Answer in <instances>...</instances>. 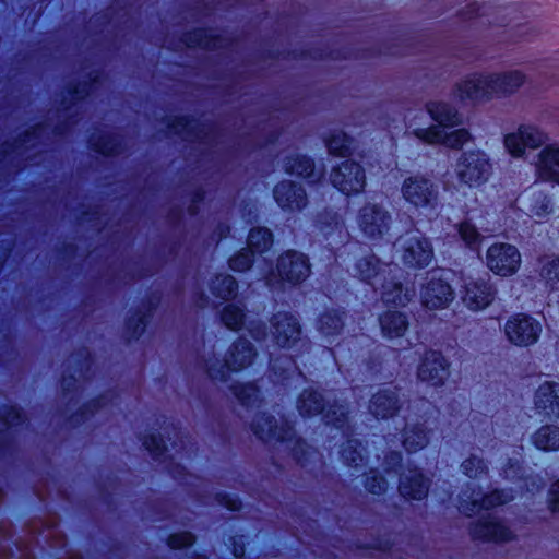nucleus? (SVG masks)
I'll list each match as a JSON object with an SVG mask.
<instances>
[{
	"mask_svg": "<svg viewBox=\"0 0 559 559\" xmlns=\"http://www.w3.org/2000/svg\"><path fill=\"white\" fill-rule=\"evenodd\" d=\"M385 473H396V492L401 502L415 506L425 503L432 487V476L420 465L408 463L403 465L400 451H390L385 455Z\"/></svg>",
	"mask_w": 559,
	"mask_h": 559,
	"instance_id": "obj_1",
	"label": "nucleus"
},
{
	"mask_svg": "<svg viewBox=\"0 0 559 559\" xmlns=\"http://www.w3.org/2000/svg\"><path fill=\"white\" fill-rule=\"evenodd\" d=\"M420 40L418 36H409L405 38H394L385 40L378 46L355 47L353 45H344L340 47H319L317 45V61H349L366 60L379 58L382 56L404 57L414 55V49Z\"/></svg>",
	"mask_w": 559,
	"mask_h": 559,
	"instance_id": "obj_2",
	"label": "nucleus"
},
{
	"mask_svg": "<svg viewBox=\"0 0 559 559\" xmlns=\"http://www.w3.org/2000/svg\"><path fill=\"white\" fill-rule=\"evenodd\" d=\"M350 234L343 217L335 211H317V251L318 260L325 269L338 263L342 249L349 242Z\"/></svg>",
	"mask_w": 559,
	"mask_h": 559,
	"instance_id": "obj_3",
	"label": "nucleus"
},
{
	"mask_svg": "<svg viewBox=\"0 0 559 559\" xmlns=\"http://www.w3.org/2000/svg\"><path fill=\"white\" fill-rule=\"evenodd\" d=\"M255 356L252 344L239 338L228 349L224 361L215 357L214 352L205 353L198 361L199 367L212 379L225 382L228 371H239L248 367Z\"/></svg>",
	"mask_w": 559,
	"mask_h": 559,
	"instance_id": "obj_4",
	"label": "nucleus"
},
{
	"mask_svg": "<svg viewBox=\"0 0 559 559\" xmlns=\"http://www.w3.org/2000/svg\"><path fill=\"white\" fill-rule=\"evenodd\" d=\"M251 431L265 443H286L295 459L302 463L307 448L306 443L295 436V431L286 421L281 420L280 423L271 415L259 414L251 423Z\"/></svg>",
	"mask_w": 559,
	"mask_h": 559,
	"instance_id": "obj_5",
	"label": "nucleus"
},
{
	"mask_svg": "<svg viewBox=\"0 0 559 559\" xmlns=\"http://www.w3.org/2000/svg\"><path fill=\"white\" fill-rule=\"evenodd\" d=\"M401 194L408 209L427 214L439 212L438 186L424 175L416 174L406 177L401 186Z\"/></svg>",
	"mask_w": 559,
	"mask_h": 559,
	"instance_id": "obj_6",
	"label": "nucleus"
},
{
	"mask_svg": "<svg viewBox=\"0 0 559 559\" xmlns=\"http://www.w3.org/2000/svg\"><path fill=\"white\" fill-rule=\"evenodd\" d=\"M492 165L488 154L478 148L463 151L455 163L457 181L468 188H479L491 175Z\"/></svg>",
	"mask_w": 559,
	"mask_h": 559,
	"instance_id": "obj_7",
	"label": "nucleus"
},
{
	"mask_svg": "<svg viewBox=\"0 0 559 559\" xmlns=\"http://www.w3.org/2000/svg\"><path fill=\"white\" fill-rule=\"evenodd\" d=\"M310 274V264L307 257L298 251L288 250L277 259L276 270L272 272L266 284L276 290L284 289L285 284L297 285Z\"/></svg>",
	"mask_w": 559,
	"mask_h": 559,
	"instance_id": "obj_8",
	"label": "nucleus"
},
{
	"mask_svg": "<svg viewBox=\"0 0 559 559\" xmlns=\"http://www.w3.org/2000/svg\"><path fill=\"white\" fill-rule=\"evenodd\" d=\"M503 332L511 345L527 348L539 341L543 325L530 313L515 312L506 320Z\"/></svg>",
	"mask_w": 559,
	"mask_h": 559,
	"instance_id": "obj_9",
	"label": "nucleus"
},
{
	"mask_svg": "<svg viewBox=\"0 0 559 559\" xmlns=\"http://www.w3.org/2000/svg\"><path fill=\"white\" fill-rule=\"evenodd\" d=\"M467 532L473 542L484 544H504L516 539L515 533L504 520L491 513L469 522Z\"/></svg>",
	"mask_w": 559,
	"mask_h": 559,
	"instance_id": "obj_10",
	"label": "nucleus"
},
{
	"mask_svg": "<svg viewBox=\"0 0 559 559\" xmlns=\"http://www.w3.org/2000/svg\"><path fill=\"white\" fill-rule=\"evenodd\" d=\"M330 182L340 193L352 197L364 191L366 171L364 166L354 159H344L332 167Z\"/></svg>",
	"mask_w": 559,
	"mask_h": 559,
	"instance_id": "obj_11",
	"label": "nucleus"
},
{
	"mask_svg": "<svg viewBox=\"0 0 559 559\" xmlns=\"http://www.w3.org/2000/svg\"><path fill=\"white\" fill-rule=\"evenodd\" d=\"M522 257L516 246L509 242H493L486 251L487 267L497 276L511 277L521 267Z\"/></svg>",
	"mask_w": 559,
	"mask_h": 559,
	"instance_id": "obj_12",
	"label": "nucleus"
},
{
	"mask_svg": "<svg viewBox=\"0 0 559 559\" xmlns=\"http://www.w3.org/2000/svg\"><path fill=\"white\" fill-rule=\"evenodd\" d=\"M416 373L420 382L439 389L445 385L451 374V364L442 352L430 349L421 356Z\"/></svg>",
	"mask_w": 559,
	"mask_h": 559,
	"instance_id": "obj_13",
	"label": "nucleus"
},
{
	"mask_svg": "<svg viewBox=\"0 0 559 559\" xmlns=\"http://www.w3.org/2000/svg\"><path fill=\"white\" fill-rule=\"evenodd\" d=\"M391 214L379 204H366L360 207L357 224L361 234L369 240H381L389 231Z\"/></svg>",
	"mask_w": 559,
	"mask_h": 559,
	"instance_id": "obj_14",
	"label": "nucleus"
},
{
	"mask_svg": "<svg viewBox=\"0 0 559 559\" xmlns=\"http://www.w3.org/2000/svg\"><path fill=\"white\" fill-rule=\"evenodd\" d=\"M488 73L473 72L457 81L452 87V95L460 103L478 104L491 100L490 88L487 86Z\"/></svg>",
	"mask_w": 559,
	"mask_h": 559,
	"instance_id": "obj_15",
	"label": "nucleus"
},
{
	"mask_svg": "<svg viewBox=\"0 0 559 559\" xmlns=\"http://www.w3.org/2000/svg\"><path fill=\"white\" fill-rule=\"evenodd\" d=\"M369 412L378 420H389L399 415L402 401L399 386H381L369 400Z\"/></svg>",
	"mask_w": 559,
	"mask_h": 559,
	"instance_id": "obj_16",
	"label": "nucleus"
},
{
	"mask_svg": "<svg viewBox=\"0 0 559 559\" xmlns=\"http://www.w3.org/2000/svg\"><path fill=\"white\" fill-rule=\"evenodd\" d=\"M454 289L448 280L431 275L420 290L421 304L429 310H441L454 299Z\"/></svg>",
	"mask_w": 559,
	"mask_h": 559,
	"instance_id": "obj_17",
	"label": "nucleus"
},
{
	"mask_svg": "<svg viewBox=\"0 0 559 559\" xmlns=\"http://www.w3.org/2000/svg\"><path fill=\"white\" fill-rule=\"evenodd\" d=\"M323 397L319 392V385L317 384V416L322 415V419L325 425L332 430L337 431L342 438L350 437L356 433L355 425L352 421L349 409L338 403H333L329 406L325 413H323Z\"/></svg>",
	"mask_w": 559,
	"mask_h": 559,
	"instance_id": "obj_18",
	"label": "nucleus"
},
{
	"mask_svg": "<svg viewBox=\"0 0 559 559\" xmlns=\"http://www.w3.org/2000/svg\"><path fill=\"white\" fill-rule=\"evenodd\" d=\"M433 255L430 239L425 236H414L406 239L401 258L406 267L419 271L430 265Z\"/></svg>",
	"mask_w": 559,
	"mask_h": 559,
	"instance_id": "obj_19",
	"label": "nucleus"
},
{
	"mask_svg": "<svg viewBox=\"0 0 559 559\" xmlns=\"http://www.w3.org/2000/svg\"><path fill=\"white\" fill-rule=\"evenodd\" d=\"M273 342L280 347H292L301 334L297 318L288 312H277L270 320Z\"/></svg>",
	"mask_w": 559,
	"mask_h": 559,
	"instance_id": "obj_20",
	"label": "nucleus"
},
{
	"mask_svg": "<svg viewBox=\"0 0 559 559\" xmlns=\"http://www.w3.org/2000/svg\"><path fill=\"white\" fill-rule=\"evenodd\" d=\"M46 130L47 127L37 126L32 131H27L14 144H8L0 152V166H4L8 163L19 165L21 160L31 159L32 155L28 154V151L37 145Z\"/></svg>",
	"mask_w": 559,
	"mask_h": 559,
	"instance_id": "obj_21",
	"label": "nucleus"
},
{
	"mask_svg": "<svg viewBox=\"0 0 559 559\" xmlns=\"http://www.w3.org/2000/svg\"><path fill=\"white\" fill-rule=\"evenodd\" d=\"M415 297L413 285H405L397 276L381 282V301L386 309H404Z\"/></svg>",
	"mask_w": 559,
	"mask_h": 559,
	"instance_id": "obj_22",
	"label": "nucleus"
},
{
	"mask_svg": "<svg viewBox=\"0 0 559 559\" xmlns=\"http://www.w3.org/2000/svg\"><path fill=\"white\" fill-rule=\"evenodd\" d=\"M534 407L544 419L559 420V382H542L534 393Z\"/></svg>",
	"mask_w": 559,
	"mask_h": 559,
	"instance_id": "obj_23",
	"label": "nucleus"
},
{
	"mask_svg": "<svg viewBox=\"0 0 559 559\" xmlns=\"http://www.w3.org/2000/svg\"><path fill=\"white\" fill-rule=\"evenodd\" d=\"M487 85L490 88L491 99L514 95L526 82L527 78L521 70H509L488 73Z\"/></svg>",
	"mask_w": 559,
	"mask_h": 559,
	"instance_id": "obj_24",
	"label": "nucleus"
},
{
	"mask_svg": "<svg viewBox=\"0 0 559 559\" xmlns=\"http://www.w3.org/2000/svg\"><path fill=\"white\" fill-rule=\"evenodd\" d=\"M496 296L493 285L485 280L471 281L464 286L462 299L468 309L480 311L491 305Z\"/></svg>",
	"mask_w": 559,
	"mask_h": 559,
	"instance_id": "obj_25",
	"label": "nucleus"
},
{
	"mask_svg": "<svg viewBox=\"0 0 559 559\" xmlns=\"http://www.w3.org/2000/svg\"><path fill=\"white\" fill-rule=\"evenodd\" d=\"M513 500L512 491L508 488H493L480 497V499L465 500L461 506L466 516H472L481 510L490 511L506 506Z\"/></svg>",
	"mask_w": 559,
	"mask_h": 559,
	"instance_id": "obj_26",
	"label": "nucleus"
},
{
	"mask_svg": "<svg viewBox=\"0 0 559 559\" xmlns=\"http://www.w3.org/2000/svg\"><path fill=\"white\" fill-rule=\"evenodd\" d=\"M381 336L388 341L405 336L409 328L408 314L399 309H385L378 314Z\"/></svg>",
	"mask_w": 559,
	"mask_h": 559,
	"instance_id": "obj_27",
	"label": "nucleus"
},
{
	"mask_svg": "<svg viewBox=\"0 0 559 559\" xmlns=\"http://www.w3.org/2000/svg\"><path fill=\"white\" fill-rule=\"evenodd\" d=\"M431 430L424 423L406 424L401 431V444L406 453L416 454L430 441Z\"/></svg>",
	"mask_w": 559,
	"mask_h": 559,
	"instance_id": "obj_28",
	"label": "nucleus"
},
{
	"mask_svg": "<svg viewBox=\"0 0 559 559\" xmlns=\"http://www.w3.org/2000/svg\"><path fill=\"white\" fill-rule=\"evenodd\" d=\"M425 109L440 129H452L462 122L457 109L443 100H429Z\"/></svg>",
	"mask_w": 559,
	"mask_h": 559,
	"instance_id": "obj_29",
	"label": "nucleus"
},
{
	"mask_svg": "<svg viewBox=\"0 0 559 559\" xmlns=\"http://www.w3.org/2000/svg\"><path fill=\"white\" fill-rule=\"evenodd\" d=\"M274 198L283 209L299 210L306 205L305 189L292 181H283L274 189Z\"/></svg>",
	"mask_w": 559,
	"mask_h": 559,
	"instance_id": "obj_30",
	"label": "nucleus"
},
{
	"mask_svg": "<svg viewBox=\"0 0 559 559\" xmlns=\"http://www.w3.org/2000/svg\"><path fill=\"white\" fill-rule=\"evenodd\" d=\"M347 312L344 308H331L317 314V331L322 335L337 337L345 328Z\"/></svg>",
	"mask_w": 559,
	"mask_h": 559,
	"instance_id": "obj_31",
	"label": "nucleus"
},
{
	"mask_svg": "<svg viewBox=\"0 0 559 559\" xmlns=\"http://www.w3.org/2000/svg\"><path fill=\"white\" fill-rule=\"evenodd\" d=\"M342 439L337 450L341 463L349 469L358 471L365 460L362 441L355 435Z\"/></svg>",
	"mask_w": 559,
	"mask_h": 559,
	"instance_id": "obj_32",
	"label": "nucleus"
},
{
	"mask_svg": "<svg viewBox=\"0 0 559 559\" xmlns=\"http://www.w3.org/2000/svg\"><path fill=\"white\" fill-rule=\"evenodd\" d=\"M381 259L374 253L370 252L357 259L354 264V270L357 278L371 287H374L380 278L382 272Z\"/></svg>",
	"mask_w": 559,
	"mask_h": 559,
	"instance_id": "obj_33",
	"label": "nucleus"
},
{
	"mask_svg": "<svg viewBox=\"0 0 559 559\" xmlns=\"http://www.w3.org/2000/svg\"><path fill=\"white\" fill-rule=\"evenodd\" d=\"M329 155L349 159L354 151V138L342 129L331 130L324 139Z\"/></svg>",
	"mask_w": 559,
	"mask_h": 559,
	"instance_id": "obj_34",
	"label": "nucleus"
},
{
	"mask_svg": "<svg viewBox=\"0 0 559 559\" xmlns=\"http://www.w3.org/2000/svg\"><path fill=\"white\" fill-rule=\"evenodd\" d=\"M538 176L559 185V146L547 145L539 154Z\"/></svg>",
	"mask_w": 559,
	"mask_h": 559,
	"instance_id": "obj_35",
	"label": "nucleus"
},
{
	"mask_svg": "<svg viewBox=\"0 0 559 559\" xmlns=\"http://www.w3.org/2000/svg\"><path fill=\"white\" fill-rule=\"evenodd\" d=\"M200 47L204 49H218L226 46V39L216 35L214 31L197 29L185 35L181 44L177 47Z\"/></svg>",
	"mask_w": 559,
	"mask_h": 559,
	"instance_id": "obj_36",
	"label": "nucleus"
},
{
	"mask_svg": "<svg viewBox=\"0 0 559 559\" xmlns=\"http://www.w3.org/2000/svg\"><path fill=\"white\" fill-rule=\"evenodd\" d=\"M533 445L543 452H554L559 450V427L552 424L540 426L532 435Z\"/></svg>",
	"mask_w": 559,
	"mask_h": 559,
	"instance_id": "obj_37",
	"label": "nucleus"
},
{
	"mask_svg": "<svg viewBox=\"0 0 559 559\" xmlns=\"http://www.w3.org/2000/svg\"><path fill=\"white\" fill-rule=\"evenodd\" d=\"M170 131L190 141H204L207 136L204 126L187 117L175 118L169 124Z\"/></svg>",
	"mask_w": 559,
	"mask_h": 559,
	"instance_id": "obj_38",
	"label": "nucleus"
},
{
	"mask_svg": "<svg viewBox=\"0 0 559 559\" xmlns=\"http://www.w3.org/2000/svg\"><path fill=\"white\" fill-rule=\"evenodd\" d=\"M361 484L366 492L373 497H381L385 495L389 488V481L385 474L376 466L369 467L362 473Z\"/></svg>",
	"mask_w": 559,
	"mask_h": 559,
	"instance_id": "obj_39",
	"label": "nucleus"
},
{
	"mask_svg": "<svg viewBox=\"0 0 559 559\" xmlns=\"http://www.w3.org/2000/svg\"><path fill=\"white\" fill-rule=\"evenodd\" d=\"M456 233L464 243V246L471 251L479 249L483 236L479 233L476 225L471 219H463L455 225Z\"/></svg>",
	"mask_w": 559,
	"mask_h": 559,
	"instance_id": "obj_40",
	"label": "nucleus"
},
{
	"mask_svg": "<svg viewBox=\"0 0 559 559\" xmlns=\"http://www.w3.org/2000/svg\"><path fill=\"white\" fill-rule=\"evenodd\" d=\"M237 282L231 275L219 274L210 284L211 293L222 300H228L236 296Z\"/></svg>",
	"mask_w": 559,
	"mask_h": 559,
	"instance_id": "obj_41",
	"label": "nucleus"
},
{
	"mask_svg": "<svg viewBox=\"0 0 559 559\" xmlns=\"http://www.w3.org/2000/svg\"><path fill=\"white\" fill-rule=\"evenodd\" d=\"M493 9L491 2L479 3L476 0L468 1L456 12V16L463 22H473L478 17L490 15L489 11Z\"/></svg>",
	"mask_w": 559,
	"mask_h": 559,
	"instance_id": "obj_42",
	"label": "nucleus"
},
{
	"mask_svg": "<svg viewBox=\"0 0 559 559\" xmlns=\"http://www.w3.org/2000/svg\"><path fill=\"white\" fill-rule=\"evenodd\" d=\"M539 276L550 289H559V255L542 261Z\"/></svg>",
	"mask_w": 559,
	"mask_h": 559,
	"instance_id": "obj_43",
	"label": "nucleus"
},
{
	"mask_svg": "<svg viewBox=\"0 0 559 559\" xmlns=\"http://www.w3.org/2000/svg\"><path fill=\"white\" fill-rule=\"evenodd\" d=\"M273 243V236L266 228H253L248 236V247L252 253H263Z\"/></svg>",
	"mask_w": 559,
	"mask_h": 559,
	"instance_id": "obj_44",
	"label": "nucleus"
},
{
	"mask_svg": "<svg viewBox=\"0 0 559 559\" xmlns=\"http://www.w3.org/2000/svg\"><path fill=\"white\" fill-rule=\"evenodd\" d=\"M461 471L469 479H477L488 474L486 461L475 454H469L461 463Z\"/></svg>",
	"mask_w": 559,
	"mask_h": 559,
	"instance_id": "obj_45",
	"label": "nucleus"
},
{
	"mask_svg": "<svg viewBox=\"0 0 559 559\" xmlns=\"http://www.w3.org/2000/svg\"><path fill=\"white\" fill-rule=\"evenodd\" d=\"M91 145L104 155H116L122 152L120 139L111 134L94 135L91 139Z\"/></svg>",
	"mask_w": 559,
	"mask_h": 559,
	"instance_id": "obj_46",
	"label": "nucleus"
},
{
	"mask_svg": "<svg viewBox=\"0 0 559 559\" xmlns=\"http://www.w3.org/2000/svg\"><path fill=\"white\" fill-rule=\"evenodd\" d=\"M230 390L243 406H254L260 402L259 389L252 383L233 384Z\"/></svg>",
	"mask_w": 559,
	"mask_h": 559,
	"instance_id": "obj_47",
	"label": "nucleus"
},
{
	"mask_svg": "<svg viewBox=\"0 0 559 559\" xmlns=\"http://www.w3.org/2000/svg\"><path fill=\"white\" fill-rule=\"evenodd\" d=\"M221 319L228 329L237 331L243 325V308L234 304L227 305L221 313Z\"/></svg>",
	"mask_w": 559,
	"mask_h": 559,
	"instance_id": "obj_48",
	"label": "nucleus"
},
{
	"mask_svg": "<svg viewBox=\"0 0 559 559\" xmlns=\"http://www.w3.org/2000/svg\"><path fill=\"white\" fill-rule=\"evenodd\" d=\"M285 169L292 175L306 178L312 175L314 167L309 158L296 155L287 158Z\"/></svg>",
	"mask_w": 559,
	"mask_h": 559,
	"instance_id": "obj_49",
	"label": "nucleus"
},
{
	"mask_svg": "<svg viewBox=\"0 0 559 559\" xmlns=\"http://www.w3.org/2000/svg\"><path fill=\"white\" fill-rule=\"evenodd\" d=\"M519 131H522L523 142L526 148L536 150L539 148L546 141V134L540 131L537 127L532 124H522L519 127Z\"/></svg>",
	"mask_w": 559,
	"mask_h": 559,
	"instance_id": "obj_50",
	"label": "nucleus"
},
{
	"mask_svg": "<svg viewBox=\"0 0 559 559\" xmlns=\"http://www.w3.org/2000/svg\"><path fill=\"white\" fill-rule=\"evenodd\" d=\"M412 134L427 145L441 144L443 140V130L433 124L426 128H415Z\"/></svg>",
	"mask_w": 559,
	"mask_h": 559,
	"instance_id": "obj_51",
	"label": "nucleus"
},
{
	"mask_svg": "<svg viewBox=\"0 0 559 559\" xmlns=\"http://www.w3.org/2000/svg\"><path fill=\"white\" fill-rule=\"evenodd\" d=\"M522 131L507 133L503 138V144L507 152L513 158H521L525 155V144L523 142Z\"/></svg>",
	"mask_w": 559,
	"mask_h": 559,
	"instance_id": "obj_52",
	"label": "nucleus"
},
{
	"mask_svg": "<svg viewBox=\"0 0 559 559\" xmlns=\"http://www.w3.org/2000/svg\"><path fill=\"white\" fill-rule=\"evenodd\" d=\"M471 140V132L465 128L454 129L450 132L443 131L442 143L452 150H461Z\"/></svg>",
	"mask_w": 559,
	"mask_h": 559,
	"instance_id": "obj_53",
	"label": "nucleus"
},
{
	"mask_svg": "<svg viewBox=\"0 0 559 559\" xmlns=\"http://www.w3.org/2000/svg\"><path fill=\"white\" fill-rule=\"evenodd\" d=\"M90 81L83 82L70 88L68 91L71 100H78L87 96L91 92H93L98 83L99 74L96 71H92L88 73Z\"/></svg>",
	"mask_w": 559,
	"mask_h": 559,
	"instance_id": "obj_54",
	"label": "nucleus"
},
{
	"mask_svg": "<svg viewBox=\"0 0 559 559\" xmlns=\"http://www.w3.org/2000/svg\"><path fill=\"white\" fill-rule=\"evenodd\" d=\"M297 409L304 417H311L314 409V391L312 388L306 389L297 400Z\"/></svg>",
	"mask_w": 559,
	"mask_h": 559,
	"instance_id": "obj_55",
	"label": "nucleus"
},
{
	"mask_svg": "<svg viewBox=\"0 0 559 559\" xmlns=\"http://www.w3.org/2000/svg\"><path fill=\"white\" fill-rule=\"evenodd\" d=\"M143 444L145 449L156 459L162 456L164 452L167 451L164 439L156 433H150L146 436L143 440Z\"/></svg>",
	"mask_w": 559,
	"mask_h": 559,
	"instance_id": "obj_56",
	"label": "nucleus"
},
{
	"mask_svg": "<svg viewBox=\"0 0 559 559\" xmlns=\"http://www.w3.org/2000/svg\"><path fill=\"white\" fill-rule=\"evenodd\" d=\"M394 542L390 537L377 536L370 543L361 544L360 549L376 550L384 554L392 551Z\"/></svg>",
	"mask_w": 559,
	"mask_h": 559,
	"instance_id": "obj_57",
	"label": "nucleus"
},
{
	"mask_svg": "<svg viewBox=\"0 0 559 559\" xmlns=\"http://www.w3.org/2000/svg\"><path fill=\"white\" fill-rule=\"evenodd\" d=\"M22 421L23 414L19 408L14 406L5 407L4 411L1 413L0 430H2L3 428L19 425Z\"/></svg>",
	"mask_w": 559,
	"mask_h": 559,
	"instance_id": "obj_58",
	"label": "nucleus"
},
{
	"mask_svg": "<svg viewBox=\"0 0 559 559\" xmlns=\"http://www.w3.org/2000/svg\"><path fill=\"white\" fill-rule=\"evenodd\" d=\"M252 262V254L243 249L229 260V266L234 271L243 272L251 267Z\"/></svg>",
	"mask_w": 559,
	"mask_h": 559,
	"instance_id": "obj_59",
	"label": "nucleus"
},
{
	"mask_svg": "<svg viewBox=\"0 0 559 559\" xmlns=\"http://www.w3.org/2000/svg\"><path fill=\"white\" fill-rule=\"evenodd\" d=\"M146 325V316L143 313H136L134 317L130 318L127 322V331L130 338L139 337L145 329Z\"/></svg>",
	"mask_w": 559,
	"mask_h": 559,
	"instance_id": "obj_60",
	"label": "nucleus"
},
{
	"mask_svg": "<svg viewBox=\"0 0 559 559\" xmlns=\"http://www.w3.org/2000/svg\"><path fill=\"white\" fill-rule=\"evenodd\" d=\"M195 538L191 533L182 532L171 534L168 538V545L173 549H180L186 546H190L194 543Z\"/></svg>",
	"mask_w": 559,
	"mask_h": 559,
	"instance_id": "obj_61",
	"label": "nucleus"
},
{
	"mask_svg": "<svg viewBox=\"0 0 559 559\" xmlns=\"http://www.w3.org/2000/svg\"><path fill=\"white\" fill-rule=\"evenodd\" d=\"M547 507L552 513L559 512V478L548 489Z\"/></svg>",
	"mask_w": 559,
	"mask_h": 559,
	"instance_id": "obj_62",
	"label": "nucleus"
},
{
	"mask_svg": "<svg viewBox=\"0 0 559 559\" xmlns=\"http://www.w3.org/2000/svg\"><path fill=\"white\" fill-rule=\"evenodd\" d=\"M217 501L219 504L226 507L229 510L236 511L240 509L241 502L236 497H230L227 495H218Z\"/></svg>",
	"mask_w": 559,
	"mask_h": 559,
	"instance_id": "obj_63",
	"label": "nucleus"
},
{
	"mask_svg": "<svg viewBox=\"0 0 559 559\" xmlns=\"http://www.w3.org/2000/svg\"><path fill=\"white\" fill-rule=\"evenodd\" d=\"M233 554L236 558H241L245 555L243 536H236L231 538Z\"/></svg>",
	"mask_w": 559,
	"mask_h": 559,
	"instance_id": "obj_64",
	"label": "nucleus"
}]
</instances>
